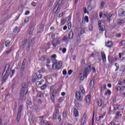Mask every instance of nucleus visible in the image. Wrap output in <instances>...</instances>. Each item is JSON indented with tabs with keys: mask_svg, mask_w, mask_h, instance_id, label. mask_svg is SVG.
Returning a JSON list of instances; mask_svg holds the SVG:
<instances>
[{
	"mask_svg": "<svg viewBox=\"0 0 125 125\" xmlns=\"http://www.w3.org/2000/svg\"><path fill=\"white\" fill-rule=\"evenodd\" d=\"M59 108H60V105H59V104H57L55 107V111H57V110H59Z\"/></svg>",
	"mask_w": 125,
	"mask_h": 125,
	"instance_id": "nucleus-40",
	"label": "nucleus"
},
{
	"mask_svg": "<svg viewBox=\"0 0 125 125\" xmlns=\"http://www.w3.org/2000/svg\"><path fill=\"white\" fill-rule=\"evenodd\" d=\"M47 87V84H44L41 87V88L42 90H44L45 88Z\"/></svg>",
	"mask_w": 125,
	"mask_h": 125,
	"instance_id": "nucleus-26",
	"label": "nucleus"
},
{
	"mask_svg": "<svg viewBox=\"0 0 125 125\" xmlns=\"http://www.w3.org/2000/svg\"><path fill=\"white\" fill-rule=\"evenodd\" d=\"M74 35V33L73 32V31L71 30L70 32L68 33V37L69 39L72 40L73 39V36Z\"/></svg>",
	"mask_w": 125,
	"mask_h": 125,
	"instance_id": "nucleus-19",
	"label": "nucleus"
},
{
	"mask_svg": "<svg viewBox=\"0 0 125 125\" xmlns=\"http://www.w3.org/2000/svg\"><path fill=\"white\" fill-rule=\"evenodd\" d=\"M42 84V82H36V85H37V86H39L40 85Z\"/></svg>",
	"mask_w": 125,
	"mask_h": 125,
	"instance_id": "nucleus-50",
	"label": "nucleus"
},
{
	"mask_svg": "<svg viewBox=\"0 0 125 125\" xmlns=\"http://www.w3.org/2000/svg\"><path fill=\"white\" fill-rule=\"evenodd\" d=\"M85 92V91H84L83 87L80 86L79 90L76 92V97L77 100L82 101L83 100V95Z\"/></svg>",
	"mask_w": 125,
	"mask_h": 125,
	"instance_id": "nucleus-3",
	"label": "nucleus"
},
{
	"mask_svg": "<svg viewBox=\"0 0 125 125\" xmlns=\"http://www.w3.org/2000/svg\"><path fill=\"white\" fill-rule=\"evenodd\" d=\"M62 101H63V98H60L59 99V102H60V103H61Z\"/></svg>",
	"mask_w": 125,
	"mask_h": 125,
	"instance_id": "nucleus-62",
	"label": "nucleus"
},
{
	"mask_svg": "<svg viewBox=\"0 0 125 125\" xmlns=\"http://www.w3.org/2000/svg\"><path fill=\"white\" fill-rule=\"evenodd\" d=\"M117 23L118 24H119V25H122V24H124V23H125V21H124V20L122 19H119L117 21Z\"/></svg>",
	"mask_w": 125,
	"mask_h": 125,
	"instance_id": "nucleus-22",
	"label": "nucleus"
},
{
	"mask_svg": "<svg viewBox=\"0 0 125 125\" xmlns=\"http://www.w3.org/2000/svg\"><path fill=\"white\" fill-rule=\"evenodd\" d=\"M86 121V116H85V115H84L81 119V125H84L85 124Z\"/></svg>",
	"mask_w": 125,
	"mask_h": 125,
	"instance_id": "nucleus-11",
	"label": "nucleus"
},
{
	"mask_svg": "<svg viewBox=\"0 0 125 125\" xmlns=\"http://www.w3.org/2000/svg\"><path fill=\"white\" fill-rule=\"evenodd\" d=\"M11 72H12V75H10V78H12V77H13V75H14L15 73V70L13 69L11 71Z\"/></svg>",
	"mask_w": 125,
	"mask_h": 125,
	"instance_id": "nucleus-44",
	"label": "nucleus"
},
{
	"mask_svg": "<svg viewBox=\"0 0 125 125\" xmlns=\"http://www.w3.org/2000/svg\"><path fill=\"white\" fill-rule=\"evenodd\" d=\"M76 41H77V42H80L81 41V39L80 38V36H79V35H77Z\"/></svg>",
	"mask_w": 125,
	"mask_h": 125,
	"instance_id": "nucleus-37",
	"label": "nucleus"
},
{
	"mask_svg": "<svg viewBox=\"0 0 125 125\" xmlns=\"http://www.w3.org/2000/svg\"><path fill=\"white\" fill-rule=\"evenodd\" d=\"M38 80V75L37 74H34L33 76V78H32V82L33 83H35V82L37 80Z\"/></svg>",
	"mask_w": 125,
	"mask_h": 125,
	"instance_id": "nucleus-18",
	"label": "nucleus"
},
{
	"mask_svg": "<svg viewBox=\"0 0 125 125\" xmlns=\"http://www.w3.org/2000/svg\"><path fill=\"white\" fill-rule=\"evenodd\" d=\"M28 86H29L28 83H23L20 94V98L21 100H23L25 99V98L26 97V94L28 93Z\"/></svg>",
	"mask_w": 125,
	"mask_h": 125,
	"instance_id": "nucleus-2",
	"label": "nucleus"
},
{
	"mask_svg": "<svg viewBox=\"0 0 125 125\" xmlns=\"http://www.w3.org/2000/svg\"><path fill=\"white\" fill-rule=\"evenodd\" d=\"M67 50V49H66V48H63V49H62V53H65V52H66V51Z\"/></svg>",
	"mask_w": 125,
	"mask_h": 125,
	"instance_id": "nucleus-64",
	"label": "nucleus"
},
{
	"mask_svg": "<svg viewBox=\"0 0 125 125\" xmlns=\"http://www.w3.org/2000/svg\"><path fill=\"white\" fill-rule=\"evenodd\" d=\"M94 86V81H91L89 83L90 87H92Z\"/></svg>",
	"mask_w": 125,
	"mask_h": 125,
	"instance_id": "nucleus-28",
	"label": "nucleus"
},
{
	"mask_svg": "<svg viewBox=\"0 0 125 125\" xmlns=\"http://www.w3.org/2000/svg\"><path fill=\"white\" fill-rule=\"evenodd\" d=\"M8 19H10V16H6V17H5L3 19L1 20L0 25L4 24L6 20H8Z\"/></svg>",
	"mask_w": 125,
	"mask_h": 125,
	"instance_id": "nucleus-10",
	"label": "nucleus"
},
{
	"mask_svg": "<svg viewBox=\"0 0 125 125\" xmlns=\"http://www.w3.org/2000/svg\"><path fill=\"white\" fill-rule=\"evenodd\" d=\"M121 46H123L125 45V41H122L121 42Z\"/></svg>",
	"mask_w": 125,
	"mask_h": 125,
	"instance_id": "nucleus-52",
	"label": "nucleus"
},
{
	"mask_svg": "<svg viewBox=\"0 0 125 125\" xmlns=\"http://www.w3.org/2000/svg\"><path fill=\"white\" fill-rule=\"evenodd\" d=\"M115 66H116V69H115V71H117L119 70V64H118L117 63H115Z\"/></svg>",
	"mask_w": 125,
	"mask_h": 125,
	"instance_id": "nucleus-35",
	"label": "nucleus"
},
{
	"mask_svg": "<svg viewBox=\"0 0 125 125\" xmlns=\"http://www.w3.org/2000/svg\"><path fill=\"white\" fill-rule=\"evenodd\" d=\"M33 31H34V27L32 26L31 27V29H30V31H29V35H31V34H32Z\"/></svg>",
	"mask_w": 125,
	"mask_h": 125,
	"instance_id": "nucleus-32",
	"label": "nucleus"
},
{
	"mask_svg": "<svg viewBox=\"0 0 125 125\" xmlns=\"http://www.w3.org/2000/svg\"><path fill=\"white\" fill-rule=\"evenodd\" d=\"M51 99L52 101H54V100L55 99V98L54 97V95H52L51 96Z\"/></svg>",
	"mask_w": 125,
	"mask_h": 125,
	"instance_id": "nucleus-51",
	"label": "nucleus"
},
{
	"mask_svg": "<svg viewBox=\"0 0 125 125\" xmlns=\"http://www.w3.org/2000/svg\"><path fill=\"white\" fill-rule=\"evenodd\" d=\"M53 4V1H50L49 4V6L50 7H51L52 5Z\"/></svg>",
	"mask_w": 125,
	"mask_h": 125,
	"instance_id": "nucleus-56",
	"label": "nucleus"
},
{
	"mask_svg": "<svg viewBox=\"0 0 125 125\" xmlns=\"http://www.w3.org/2000/svg\"><path fill=\"white\" fill-rule=\"evenodd\" d=\"M53 117L54 120L58 119L59 122H61V115L59 114V110L55 111Z\"/></svg>",
	"mask_w": 125,
	"mask_h": 125,
	"instance_id": "nucleus-5",
	"label": "nucleus"
},
{
	"mask_svg": "<svg viewBox=\"0 0 125 125\" xmlns=\"http://www.w3.org/2000/svg\"><path fill=\"white\" fill-rule=\"evenodd\" d=\"M10 44V42L7 41L5 42V45L6 47L9 46Z\"/></svg>",
	"mask_w": 125,
	"mask_h": 125,
	"instance_id": "nucleus-33",
	"label": "nucleus"
},
{
	"mask_svg": "<svg viewBox=\"0 0 125 125\" xmlns=\"http://www.w3.org/2000/svg\"><path fill=\"white\" fill-rule=\"evenodd\" d=\"M9 66L10 65L8 64L5 65L4 70L2 74L1 81L3 83L6 82V80L8 79V76L11 72V69H10Z\"/></svg>",
	"mask_w": 125,
	"mask_h": 125,
	"instance_id": "nucleus-1",
	"label": "nucleus"
},
{
	"mask_svg": "<svg viewBox=\"0 0 125 125\" xmlns=\"http://www.w3.org/2000/svg\"><path fill=\"white\" fill-rule=\"evenodd\" d=\"M13 32L14 33H17V34H18V33L19 32V30H18V27L17 26L15 27Z\"/></svg>",
	"mask_w": 125,
	"mask_h": 125,
	"instance_id": "nucleus-29",
	"label": "nucleus"
},
{
	"mask_svg": "<svg viewBox=\"0 0 125 125\" xmlns=\"http://www.w3.org/2000/svg\"><path fill=\"white\" fill-rule=\"evenodd\" d=\"M98 105L99 106V107H101L102 106V100L100 99L98 101Z\"/></svg>",
	"mask_w": 125,
	"mask_h": 125,
	"instance_id": "nucleus-27",
	"label": "nucleus"
},
{
	"mask_svg": "<svg viewBox=\"0 0 125 125\" xmlns=\"http://www.w3.org/2000/svg\"><path fill=\"white\" fill-rule=\"evenodd\" d=\"M116 90L119 91L120 90H121V87L120 86H117L116 87Z\"/></svg>",
	"mask_w": 125,
	"mask_h": 125,
	"instance_id": "nucleus-60",
	"label": "nucleus"
},
{
	"mask_svg": "<svg viewBox=\"0 0 125 125\" xmlns=\"http://www.w3.org/2000/svg\"><path fill=\"white\" fill-rule=\"evenodd\" d=\"M24 73V67H21V72H20V76L21 77H22L23 76V73Z\"/></svg>",
	"mask_w": 125,
	"mask_h": 125,
	"instance_id": "nucleus-25",
	"label": "nucleus"
},
{
	"mask_svg": "<svg viewBox=\"0 0 125 125\" xmlns=\"http://www.w3.org/2000/svg\"><path fill=\"white\" fill-rule=\"evenodd\" d=\"M62 67V62H56L52 65L53 70L55 71V70H60Z\"/></svg>",
	"mask_w": 125,
	"mask_h": 125,
	"instance_id": "nucleus-4",
	"label": "nucleus"
},
{
	"mask_svg": "<svg viewBox=\"0 0 125 125\" xmlns=\"http://www.w3.org/2000/svg\"><path fill=\"white\" fill-rule=\"evenodd\" d=\"M44 27V25L43 24H41L40 26V29L41 30L40 31H39V33H42L43 31V28Z\"/></svg>",
	"mask_w": 125,
	"mask_h": 125,
	"instance_id": "nucleus-24",
	"label": "nucleus"
},
{
	"mask_svg": "<svg viewBox=\"0 0 125 125\" xmlns=\"http://www.w3.org/2000/svg\"><path fill=\"white\" fill-rule=\"evenodd\" d=\"M106 84H104L101 88V91H102V90H105V89H106Z\"/></svg>",
	"mask_w": 125,
	"mask_h": 125,
	"instance_id": "nucleus-31",
	"label": "nucleus"
},
{
	"mask_svg": "<svg viewBox=\"0 0 125 125\" xmlns=\"http://www.w3.org/2000/svg\"><path fill=\"white\" fill-rule=\"evenodd\" d=\"M52 44L54 47H56V46H57V45H59V44H60V41L59 40H57L56 43L53 42Z\"/></svg>",
	"mask_w": 125,
	"mask_h": 125,
	"instance_id": "nucleus-17",
	"label": "nucleus"
},
{
	"mask_svg": "<svg viewBox=\"0 0 125 125\" xmlns=\"http://www.w3.org/2000/svg\"><path fill=\"white\" fill-rule=\"evenodd\" d=\"M25 62H24V61L22 62V65H21V68L23 67V69L25 68Z\"/></svg>",
	"mask_w": 125,
	"mask_h": 125,
	"instance_id": "nucleus-53",
	"label": "nucleus"
},
{
	"mask_svg": "<svg viewBox=\"0 0 125 125\" xmlns=\"http://www.w3.org/2000/svg\"><path fill=\"white\" fill-rule=\"evenodd\" d=\"M114 60H115V61H117V58H116V57L113 56V57H111L110 58L108 57V61L109 62H112Z\"/></svg>",
	"mask_w": 125,
	"mask_h": 125,
	"instance_id": "nucleus-14",
	"label": "nucleus"
},
{
	"mask_svg": "<svg viewBox=\"0 0 125 125\" xmlns=\"http://www.w3.org/2000/svg\"><path fill=\"white\" fill-rule=\"evenodd\" d=\"M73 117L74 118H78L79 117V111L76 108H73Z\"/></svg>",
	"mask_w": 125,
	"mask_h": 125,
	"instance_id": "nucleus-9",
	"label": "nucleus"
},
{
	"mask_svg": "<svg viewBox=\"0 0 125 125\" xmlns=\"http://www.w3.org/2000/svg\"><path fill=\"white\" fill-rule=\"evenodd\" d=\"M85 63V61H84V60H83L81 62V65H84V63Z\"/></svg>",
	"mask_w": 125,
	"mask_h": 125,
	"instance_id": "nucleus-57",
	"label": "nucleus"
},
{
	"mask_svg": "<svg viewBox=\"0 0 125 125\" xmlns=\"http://www.w3.org/2000/svg\"><path fill=\"white\" fill-rule=\"evenodd\" d=\"M68 28L69 30L72 28V23L71 22H68L67 24Z\"/></svg>",
	"mask_w": 125,
	"mask_h": 125,
	"instance_id": "nucleus-38",
	"label": "nucleus"
},
{
	"mask_svg": "<svg viewBox=\"0 0 125 125\" xmlns=\"http://www.w3.org/2000/svg\"><path fill=\"white\" fill-rule=\"evenodd\" d=\"M71 39L67 36H64L62 38V41H65V42H69V41H70Z\"/></svg>",
	"mask_w": 125,
	"mask_h": 125,
	"instance_id": "nucleus-15",
	"label": "nucleus"
},
{
	"mask_svg": "<svg viewBox=\"0 0 125 125\" xmlns=\"http://www.w3.org/2000/svg\"><path fill=\"white\" fill-rule=\"evenodd\" d=\"M22 109L23 106H22V105H21L18 112V115L17 117V122H19V121H20V119L21 118V112H22Z\"/></svg>",
	"mask_w": 125,
	"mask_h": 125,
	"instance_id": "nucleus-6",
	"label": "nucleus"
},
{
	"mask_svg": "<svg viewBox=\"0 0 125 125\" xmlns=\"http://www.w3.org/2000/svg\"><path fill=\"white\" fill-rule=\"evenodd\" d=\"M93 28V26H92V25L90 24L88 26V30L89 31H92V29Z\"/></svg>",
	"mask_w": 125,
	"mask_h": 125,
	"instance_id": "nucleus-42",
	"label": "nucleus"
},
{
	"mask_svg": "<svg viewBox=\"0 0 125 125\" xmlns=\"http://www.w3.org/2000/svg\"><path fill=\"white\" fill-rule=\"evenodd\" d=\"M85 21L87 23H88V17L87 16L85 17Z\"/></svg>",
	"mask_w": 125,
	"mask_h": 125,
	"instance_id": "nucleus-54",
	"label": "nucleus"
},
{
	"mask_svg": "<svg viewBox=\"0 0 125 125\" xmlns=\"http://www.w3.org/2000/svg\"><path fill=\"white\" fill-rule=\"evenodd\" d=\"M117 116H118L119 117H122V116H123V114L120 113V112H117Z\"/></svg>",
	"mask_w": 125,
	"mask_h": 125,
	"instance_id": "nucleus-59",
	"label": "nucleus"
},
{
	"mask_svg": "<svg viewBox=\"0 0 125 125\" xmlns=\"http://www.w3.org/2000/svg\"><path fill=\"white\" fill-rule=\"evenodd\" d=\"M71 21V16H68L67 18L66 19V21L67 22H69V21Z\"/></svg>",
	"mask_w": 125,
	"mask_h": 125,
	"instance_id": "nucleus-41",
	"label": "nucleus"
},
{
	"mask_svg": "<svg viewBox=\"0 0 125 125\" xmlns=\"http://www.w3.org/2000/svg\"><path fill=\"white\" fill-rule=\"evenodd\" d=\"M86 77L87 76H85L84 73H83V76H81L80 80H81V81H83V80H84V78H86Z\"/></svg>",
	"mask_w": 125,
	"mask_h": 125,
	"instance_id": "nucleus-34",
	"label": "nucleus"
},
{
	"mask_svg": "<svg viewBox=\"0 0 125 125\" xmlns=\"http://www.w3.org/2000/svg\"><path fill=\"white\" fill-rule=\"evenodd\" d=\"M27 39H25L24 41L22 42V45H26V43L27 42Z\"/></svg>",
	"mask_w": 125,
	"mask_h": 125,
	"instance_id": "nucleus-39",
	"label": "nucleus"
},
{
	"mask_svg": "<svg viewBox=\"0 0 125 125\" xmlns=\"http://www.w3.org/2000/svg\"><path fill=\"white\" fill-rule=\"evenodd\" d=\"M109 125H120V124H115V122L111 121Z\"/></svg>",
	"mask_w": 125,
	"mask_h": 125,
	"instance_id": "nucleus-45",
	"label": "nucleus"
},
{
	"mask_svg": "<svg viewBox=\"0 0 125 125\" xmlns=\"http://www.w3.org/2000/svg\"><path fill=\"white\" fill-rule=\"evenodd\" d=\"M29 18H26L24 20V23H28V22H29Z\"/></svg>",
	"mask_w": 125,
	"mask_h": 125,
	"instance_id": "nucleus-48",
	"label": "nucleus"
},
{
	"mask_svg": "<svg viewBox=\"0 0 125 125\" xmlns=\"http://www.w3.org/2000/svg\"><path fill=\"white\" fill-rule=\"evenodd\" d=\"M90 99H91L90 95H88L86 96V102L87 105H89V104H90Z\"/></svg>",
	"mask_w": 125,
	"mask_h": 125,
	"instance_id": "nucleus-12",
	"label": "nucleus"
},
{
	"mask_svg": "<svg viewBox=\"0 0 125 125\" xmlns=\"http://www.w3.org/2000/svg\"><path fill=\"white\" fill-rule=\"evenodd\" d=\"M12 50V49H10V50L7 51L6 52V55L9 54L10 53V52H11Z\"/></svg>",
	"mask_w": 125,
	"mask_h": 125,
	"instance_id": "nucleus-49",
	"label": "nucleus"
},
{
	"mask_svg": "<svg viewBox=\"0 0 125 125\" xmlns=\"http://www.w3.org/2000/svg\"><path fill=\"white\" fill-rule=\"evenodd\" d=\"M72 73H73V70H69L68 72V75H71V74H72Z\"/></svg>",
	"mask_w": 125,
	"mask_h": 125,
	"instance_id": "nucleus-63",
	"label": "nucleus"
},
{
	"mask_svg": "<svg viewBox=\"0 0 125 125\" xmlns=\"http://www.w3.org/2000/svg\"><path fill=\"white\" fill-rule=\"evenodd\" d=\"M91 72V66L88 65L86 67L83 72V74H84L85 77H87V73H90Z\"/></svg>",
	"mask_w": 125,
	"mask_h": 125,
	"instance_id": "nucleus-7",
	"label": "nucleus"
},
{
	"mask_svg": "<svg viewBox=\"0 0 125 125\" xmlns=\"http://www.w3.org/2000/svg\"><path fill=\"white\" fill-rule=\"evenodd\" d=\"M101 23H102V21H101V20L99 21L98 25H99V27H100V26H102L101 25Z\"/></svg>",
	"mask_w": 125,
	"mask_h": 125,
	"instance_id": "nucleus-58",
	"label": "nucleus"
},
{
	"mask_svg": "<svg viewBox=\"0 0 125 125\" xmlns=\"http://www.w3.org/2000/svg\"><path fill=\"white\" fill-rule=\"evenodd\" d=\"M12 95L10 94H7L6 96H5V101H6V100H7V99H9V98H10V97H11Z\"/></svg>",
	"mask_w": 125,
	"mask_h": 125,
	"instance_id": "nucleus-23",
	"label": "nucleus"
},
{
	"mask_svg": "<svg viewBox=\"0 0 125 125\" xmlns=\"http://www.w3.org/2000/svg\"><path fill=\"white\" fill-rule=\"evenodd\" d=\"M101 57L104 63L106 62V55H105V53H104V52H101Z\"/></svg>",
	"mask_w": 125,
	"mask_h": 125,
	"instance_id": "nucleus-13",
	"label": "nucleus"
},
{
	"mask_svg": "<svg viewBox=\"0 0 125 125\" xmlns=\"http://www.w3.org/2000/svg\"><path fill=\"white\" fill-rule=\"evenodd\" d=\"M106 46L107 47H111V46H113V42L111 41H108L107 42V43H105Z\"/></svg>",
	"mask_w": 125,
	"mask_h": 125,
	"instance_id": "nucleus-16",
	"label": "nucleus"
},
{
	"mask_svg": "<svg viewBox=\"0 0 125 125\" xmlns=\"http://www.w3.org/2000/svg\"><path fill=\"white\" fill-rule=\"evenodd\" d=\"M32 43H33V42L32 41V40H31L29 42L28 47H30V46H31V45H32Z\"/></svg>",
	"mask_w": 125,
	"mask_h": 125,
	"instance_id": "nucleus-47",
	"label": "nucleus"
},
{
	"mask_svg": "<svg viewBox=\"0 0 125 125\" xmlns=\"http://www.w3.org/2000/svg\"><path fill=\"white\" fill-rule=\"evenodd\" d=\"M74 103H75V106H76L77 108H78V107H80V104H79V103H78L77 101H75L74 102Z\"/></svg>",
	"mask_w": 125,
	"mask_h": 125,
	"instance_id": "nucleus-36",
	"label": "nucleus"
},
{
	"mask_svg": "<svg viewBox=\"0 0 125 125\" xmlns=\"http://www.w3.org/2000/svg\"><path fill=\"white\" fill-rule=\"evenodd\" d=\"M56 57H57L56 55L54 54V55L51 56V59H54H54H56Z\"/></svg>",
	"mask_w": 125,
	"mask_h": 125,
	"instance_id": "nucleus-46",
	"label": "nucleus"
},
{
	"mask_svg": "<svg viewBox=\"0 0 125 125\" xmlns=\"http://www.w3.org/2000/svg\"><path fill=\"white\" fill-rule=\"evenodd\" d=\"M37 97H40V98H41V97H42V96L41 95V92L38 93Z\"/></svg>",
	"mask_w": 125,
	"mask_h": 125,
	"instance_id": "nucleus-61",
	"label": "nucleus"
},
{
	"mask_svg": "<svg viewBox=\"0 0 125 125\" xmlns=\"http://www.w3.org/2000/svg\"><path fill=\"white\" fill-rule=\"evenodd\" d=\"M56 8H57L56 12H59V11H60V5H59V4H58L54 8V9H56Z\"/></svg>",
	"mask_w": 125,
	"mask_h": 125,
	"instance_id": "nucleus-21",
	"label": "nucleus"
},
{
	"mask_svg": "<svg viewBox=\"0 0 125 125\" xmlns=\"http://www.w3.org/2000/svg\"><path fill=\"white\" fill-rule=\"evenodd\" d=\"M104 1H102L101 4V7H102V8H103V7H104Z\"/></svg>",
	"mask_w": 125,
	"mask_h": 125,
	"instance_id": "nucleus-55",
	"label": "nucleus"
},
{
	"mask_svg": "<svg viewBox=\"0 0 125 125\" xmlns=\"http://www.w3.org/2000/svg\"><path fill=\"white\" fill-rule=\"evenodd\" d=\"M100 28V31H101V32H104V31H105V25H102L100 26H99Z\"/></svg>",
	"mask_w": 125,
	"mask_h": 125,
	"instance_id": "nucleus-20",
	"label": "nucleus"
},
{
	"mask_svg": "<svg viewBox=\"0 0 125 125\" xmlns=\"http://www.w3.org/2000/svg\"><path fill=\"white\" fill-rule=\"evenodd\" d=\"M111 94L112 92H111V91L110 90H108L104 93V95H111Z\"/></svg>",
	"mask_w": 125,
	"mask_h": 125,
	"instance_id": "nucleus-30",
	"label": "nucleus"
},
{
	"mask_svg": "<svg viewBox=\"0 0 125 125\" xmlns=\"http://www.w3.org/2000/svg\"><path fill=\"white\" fill-rule=\"evenodd\" d=\"M120 71L121 72H124V71H125V66L124 65H121V69H120Z\"/></svg>",
	"mask_w": 125,
	"mask_h": 125,
	"instance_id": "nucleus-43",
	"label": "nucleus"
},
{
	"mask_svg": "<svg viewBox=\"0 0 125 125\" xmlns=\"http://www.w3.org/2000/svg\"><path fill=\"white\" fill-rule=\"evenodd\" d=\"M105 17H107V21L108 22H111V18L113 16V14L112 13H109L108 15L107 13H104V14Z\"/></svg>",
	"mask_w": 125,
	"mask_h": 125,
	"instance_id": "nucleus-8",
	"label": "nucleus"
}]
</instances>
